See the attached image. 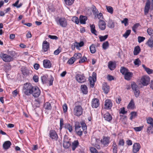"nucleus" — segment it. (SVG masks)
Listing matches in <instances>:
<instances>
[{
    "label": "nucleus",
    "mask_w": 153,
    "mask_h": 153,
    "mask_svg": "<svg viewBox=\"0 0 153 153\" xmlns=\"http://www.w3.org/2000/svg\"><path fill=\"white\" fill-rule=\"evenodd\" d=\"M83 110L81 102L78 101L75 103L73 110L74 115L78 117H80L82 114Z\"/></svg>",
    "instance_id": "1"
},
{
    "label": "nucleus",
    "mask_w": 153,
    "mask_h": 153,
    "mask_svg": "<svg viewBox=\"0 0 153 153\" xmlns=\"http://www.w3.org/2000/svg\"><path fill=\"white\" fill-rule=\"evenodd\" d=\"M33 86L30 83H26L24 84L22 92L26 95L29 96L32 93Z\"/></svg>",
    "instance_id": "2"
},
{
    "label": "nucleus",
    "mask_w": 153,
    "mask_h": 153,
    "mask_svg": "<svg viewBox=\"0 0 153 153\" xmlns=\"http://www.w3.org/2000/svg\"><path fill=\"white\" fill-rule=\"evenodd\" d=\"M55 19L56 24L61 27H65L67 26V21L65 18L58 17L55 18Z\"/></svg>",
    "instance_id": "3"
},
{
    "label": "nucleus",
    "mask_w": 153,
    "mask_h": 153,
    "mask_svg": "<svg viewBox=\"0 0 153 153\" xmlns=\"http://www.w3.org/2000/svg\"><path fill=\"white\" fill-rule=\"evenodd\" d=\"M131 87L132 90L134 91V93L135 97H139L140 91L139 90V88L137 85L134 82H133L131 84Z\"/></svg>",
    "instance_id": "4"
},
{
    "label": "nucleus",
    "mask_w": 153,
    "mask_h": 153,
    "mask_svg": "<svg viewBox=\"0 0 153 153\" xmlns=\"http://www.w3.org/2000/svg\"><path fill=\"white\" fill-rule=\"evenodd\" d=\"M0 57L3 60V61L6 62H9L13 61V58H12L8 54L2 53L0 55Z\"/></svg>",
    "instance_id": "5"
},
{
    "label": "nucleus",
    "mask_w": 153,
    "mask_h": 153,
    "mask_svg": "<svg viewBox=\"0 0 153 153\" xmlns=\"http://www.w3.org/2000/svg\"><path fill=\"white\" fill-rule=\"evenodd\" d=\"M32 91L31 94H32L33 96L35 97H38L41 93L40 89L36 86H33Z\"/></svg>",
    "instance_id": "6"
},
{
    "label": "nucleus",
    "mask_w": 153,
    "mask_h": 153,
    "mask_svg": "<svg viewBox=\"0 0 153 153\" xmlns=\"http://www.w3.org/2000/svg\"><path fill=\"white\" fill-rule=\"evenodd\" d=\"M75 78L79 83H83L86 81V79L83 74H77L76 75Z\"/></svg>",
    "instance_id": "7"
},
{
    "label": "nucleus",
    "mask_w": 153,
    "mask_h": 153,
    "mask_svg": "<svg viewBox=\"0 0 153 153\" xmlns=\"http://www.w3.org/2000/svg\"><path fill=\"white\" fill-rule=\"evenodd\" d=\"M75 131L77 134L81 137L82 134V131L81 129V126L79 122H77L75 125Z\"/></svg>",
    "instance_id": "8"
},
{
    "label": "nucleus",
    "mask_w": 153,
    "mask_h": 153,
    "mask_svg": "<svg viewBox=\"0 0 153 153\" xmlns=\"http://www.w3.org/2000/svg\"><path fill=\"white\" fill-rule=\"evenodd\" d=\"M150 78L148 76H143L141 79L140 82L143 86H147L150 82Z\"/></svg>",
    "instance_id": "9"
},
{
    "label": "nucleus",
    "mask_w": 153,
    "mask_h": 153,
    "mask_svg": "<svg viewBox=\"0 0 153 153\" xmlns=\"http://www.w3.org/2000/svg\"><path fill=\"white\" fill-rule=\"evenodd\" d=\"M63 145L64 148L66 149L69 148L71 145V142L70 140L68 139L67 136L66 135L64 137Z\"/></svg>",
    "instance_id": "10"
},
{
    "label": "nucleus",
    "mask_w": 153,
    "mask_h": 153,
    "mask_svg": "<svg viewBox=\"0 0 153 153\" xmlns=\"http://www.w3.org/2000/svg\"><path fill=\"white\" fill-rule=\"evenodd\" d=\"M112 105L111 101L110 99H107L105 101L104 108L106 109H110L112 107Z\"/></svg>",
    "instance_id": "11"
},
{
    "label": "nucleus",
    "mask_w": 153,
    "mask_h": 153,
    "mask_svg": "<svg viewBox=\"0 0 153 153\" xmlns=\"http://www.w3.org/2000/svg\"><path fill=\"white\" fill-rule=\"evenodd\" d=\"M110 137L103 136L102 139L100 141L101 143L105 146H108L110 143Z\"/></svg>",
    "instance_id": "12"
},
{
    "label": "nucleus",
    "mask_w": 153,
    "mask_h": 153,
    "mask_svg": "<svg viewBox=\"0 0 153 153\" xmlns=\"http://www.w3.org/2000/svg\"><path fill=\"white\" fill-rule=\"evenodd\" d=\"M49 135L50 137L52 140H56L58 138L57 134L55 130H52L50 131Z\"/></svg>",
    "instance_id": "13"
},
{
    "label": "nucleus",
    "mask_w": 153,
    "mask_h": 153,
    "mask_svg": "<svg viewBox=\"0 0 153 153\" xmlns=\"http://www.w3.org/2000/svg\"><path fill=\"white\" fill-rule=\"evenodd\" d=\"M100 105L99 100L97 98H94L92 99L91 102V106L93 108H97Z\"/></svg>",
    "instance_id": "14"
},
{
    "label": "nucleus",
    "mask_w": 153,
    "mask_h": 153,
    "mask_svg": "<svg viewBox=\"0 0 153 153\" xmlns=\"http://www.w3.org/2000/svg\"><path fill=\"white\" fill-rule=\"evenodd\" d=\"M150 2L149 0H147V2L146 3L145 7L144 12V14L146 15L149 13L150 8Z\"/></svg>",
    "instance_id": "15"
},
{
    "label": "nucleus",
    "mask_w": 153,
    "mask_h": 153,
    "mask_svg": "<svg viewBox=\"0 0 153 153\" xmlns=\"http://www.w3.org/2000/svg\"><path fill=\"white\" fill-rule=\"evenodd\" d=\"M140 145L138 143H134L133 145L132 151L133 153H137L139 151L140 148Z\"/></svg>",
    "instance_id": "16"
},
{
    "label": "nucleus",
    "mask_w": 153,
    "mask_h": 153,
    "mask_svg": "<svg viewBox=\"0 0 153 153\" xmlns=\"http://www.w3.org/2000/svg\"><path fill=\"white\" fill-rule=\"evenodd\" d=\"M51 63L48 59H45L43 61V65L44 68H49L51 67Z\"/></svg>",
    "instance_id": "17"
},
{
    "label": "nucleus",
    "mask_w": 153,
    "mask_h": 153,
    "mask_svg": "<svg viewBox=\"0 0 153 153\" xmlns=\"http://www.w3.org/2000/svg\"><path fill=\"white\" fill-rule=\"evenodd\" d=\"M106 24L105 22L102 20H100L98 23L99 28L101 30H104L106 28Z\"/></svg>",
    "instance_id": "18"
},
{
    "label": "nucleus",
    "mask_w": 153,
    "mask_h": 153,
    "mask_svg": "<svg viewBox=\"0 0 153 153\" xmlns=\"http://www.w3.org/2000/svg\"><path fill=\"white\" fill-rule=\"evenodd\" d=\"M42 46V49L44 52H46L49 49V43L46 41L43 42Z\"/></svg>",
    "instance_id": "19"
},
{
    "label": "nucleus",
    "mask_w": 153,
    "mask_h": 153,
    "mask_svg": "<svg viewBox=\"0 0 153 153\" xmlns=\"http://www.w3.org/2000/svg\"><path fill=\"white\" fill-rule=\"evenodd\" d=\"M12 143L10 141H5L3 144V147L4 150H7L9 149L10 146L11 145Z\"/></svg>",
    "instance_id": "20"
},
{
    "label": "nucleus",
    "mask_w": 153,
    "mask_h": 153,
    "mask_svg": "<svg viewBox=\"0 0 153 153\" xmlns=\"http://www.w3.org/2000/svg\"><path fill=\"white\" fill-rule=\"evenodd\" d=\"M102 89L105 94L108 93L109 91V87L106 82H104L102 84Z\"/></svg>",
    "instance_id": "21"
},
{
    "label": "nucleus",
    "mask_w": 153,
    "mask_h": 153,
    "mask_svg": "<svg viewBox=\"0 0 153 153\" xmlns=\"http://www.w3.org/2000/svg\"><path fill=\"white\" fill-rule=\"evenodd\" d=\"M124 75L125 79L129 81L132 77L133 74L132 72L128 71Z\"/></svg>",
    "instance_id": "22"
},
{
    "label": "nucleus",
    "mask_w": 153,
    "mask_h": 153,
    "mask_svg": "<svg viewBox=\"0 0 153 153\" xmlns=\"http://www.w3.org/2000/svg\"><path fill=\"white\" fill-rule=\"evenodd\" d=\"M103 117L105 120L110 122L112 120V117L109 112H107L103 115Z\"/></svg>",
    "instance_id": "23"
},
{
    "label": "nucleus",
    "mask_w": 153,
    "mask_h": 153,
    "mask_svg": "<svg viewBox=\"0 0 153 153\" xmlns=\"http://www.w3.org/2000/svg\"><path fill=\"white\" fill-rule=\"evenodd\" d=\"M79 145V143L78 140H76L72 143L71 144L72 149L74 151Z\"/></svg>",
    "instance_id": "24"
},
{
    "label": "nucleus",
    "mask_w": 153,
    "mask_h": 153,
    "mask_svg": "<svg viewBox=\"0 0 153 153\" xmlns=\"http://www.w3.org/2000/svg\"><path fill=\"white\" fill-rule=\"evenodd\" d=\"M87 19V18L85 16L81 15L79 17L80 22L81 24H85Z\"/></svg>",
    "instance_id": "25"
},
{
    "label": "nucleus",
    "mask_w": 153,
    "mask_h": 153,
    "mask_svg": "<svg viewBox=\"0 0 153 153\" xmlns=\"http://www.w3.org/2000/svg\"><path fill=\"white\" fill-rule=\"evenodd\" d=\"M44 108L46 110H50L51 109L52 106L50 102H47L44 104Z\"/></svg>",
    "instance_id": "26"
},
{
    "label": "nucleus",
    "mask_w": 153,
    "mask_h": 153,
    "mask_svg": "<svg viewBox=\"0 0 153 153\" xmlns=\"http://www.w3.org/2000/svg\"><path fill=\"white\" fill-rule=\"evenodd\" d=\"M108 67L110 70H113L116 67L115 64L111 61H110L108 62Z\"/></svg>",
    "instance_id": "27"
},
{
    "label": "nucleus",
    "mask_w": 153,
    "mask_h": 153,
    "mask_svg": "<svg viewBox=\"0 0 153 153\" xmlns=\"http://www.w3.org/2000/svg\"><path fill=\"white\" fill-rule=\"evenodd\" d=\"M64 127L68 129L69 131L71 132L73 131L72 126L69 123H66L64 124Z\"/></svg>",
    "instance_id": "28"
},
{
    "label": "nucleus",
    "mask_w": 153,
    "mask_h": 153,
    "mask_svg": "<svg viewBox=\"0 0 153 153\" xmlns=\"http://www.w3.org/2000/svg\"><path fill=\"white\" fill-rule=\"evenodd\" d=\"M140 51V48L139 46H136L134 49L133 53L134 55H137Z\"/></svg>",
    "instance_id": "29"
},
{
    "label": "nucleus",
    "mask_w": 153,
    "mask_h": 153,
    "mask_svg": "<svg viewBox=\"0 0 153 153\" xmlns=\"http://www.w3.org/2000/svg\"><path fill=\"white\" fill-rule=\"evenodd\" d=\"M81 88L82 92L84 94H87L88 93V88L85 85H82L81 86Z\"/></svg>",
    "instance_id": "30"
},
{
    "label": "nucleus",
    "mask_w": 153,
    "mask_h": 153,
    "mask_svg": "<svg viewBox=\"0 0 153 153\" xmlns=\"http://www.w3.org/2000/svg\"><path fill=\"white\" fill-rule=\"evenodd\" d=\"M146 44L150 48H153V38L151 37L149 39Z\"/></svg>",
    "instance_id": "31"
},
{
    "label": "nucleus",
    "mask_w": 153,
    "mask_h": 153,
    "mask_svg": "<svg viewBox=\"0 0 153 153\" xmlns=\"http://www.w3.org/2000/svg\"><path fill=\"white\" fill-rule=\"evenodd\" d=\"M142 67L148 74H150L153 73V70L146 67L144 65H142Z\"/></svg>",
    "instance_id": "32"
},
{
    "label": "nucleus",
    "mask_w": 153,
    "mask_h": 153,
    "mask_svg": "<svg viewBox=\"0 0 153 153\" xmlns=\"http://www.w3.org/2000/svg\"><path fill=\"white\" fill-rule=\"evenodd\" d=\"M134 107L135 105L134 100L132 99L129 103L127 106V108L129 109H133L134 108Z\"/></svg>",
    "instance_id": "33"
},
{
    "label": "nucleus",
    "mask_w": 153,
    "mask_h": 153,
    "mask_svg": "<svg viewBox=\"0 0 153 153\" xmlns=\"http://www.w3.org/2000/svg\"><path fill=\"white\" fill-rule=\"evenodd\" d=\"M88 80L91 84V86L92 88H93L94 85V82L96 80H95L93 79V77L89 76L88 78Z\"/></svg>",
    "instance_id": "34"
},
{
    "label": "nucleus",
    "mask_w": 153,
    "mask_h": 153,
    "mask_svg": "<svg viewBox=\"0 0 153 153\" xmlns=\"http://www.w3.org/2000/svg\"><path fill=\"white\" fill-rule=\"evenodd\" d=\"M73 57L76 61L81 58L82 57V55L79 53H77L74 54Z\"/></svg>",
    "instance_id": "35"
},
{
    "label": "nucleus",
    "mask_w": 153,
    "mask_h": 153,
    "mask_svg": "<svg viewBox=\"0 0 153 153\" xmlns=\"http://www.w3.org/2000/svg\"><path fill=\"white\" fill-rule=\"evenodd\" d=\"M65 4L67 6H71L74 3V0H64Z\"/></svg>",
    "instance_id": "36"
},
{
    "label": "nucleus",
    "mask_w": 153,
    "mask_h": 153,
    "mask_svg": "<svg viewBox=\"0 0 153 153\" xmlns=\"http://www.w3.org/2000/svg\"><path fill=\"white\" fill-rule=\"evenodd\" d=\"M91 31V33L93 34H94L95 35H97L96 33L97 31L95 29V26L94 24L90 25Z\"/></svg>",
    "instance_id": "37"
},
{
    "label": "nucleus",
    "mask_w": 153,
    "mask_h": 153,
    "mask_svg": "<svg viewBox=\"0 0 153 153\" xmlns=\"http://www.w3.org/2000/svg\"><path fill=\"white\" fill-rule=\"evenodd\" d=\"M112 147L113 153H117L118 148L117 146V145L116 143L115 142H114L113 143Z\"/></svg>",
    "instance_id": "38"
},
{
    "label": "nucleus",
    "mask_w": 153,
    "mask_h": 153,
    "mask_svg": "<svg viewBox=\"0 0 153 153\" xmlns=\"http://www.w3.org/2000/svg\"><path fill=\"white\" fill-rule=\"evenodd\" d=\"M129 71V70L127 68L124 67H122L120 69V72L123 75H124L127 72Z\"/></svg>",
    "instance_id": "39"
},
{
    "label": "nucleus",
    "mask_w": 153,
    "mask_h": 153,
    "mask_svg": "<svg viewBox=\"0 0 153 153\" xmlns=\"http://www.w3.org/2000/svg\"><path fill=\"white\" fill-rule=\"evenodd\" d=\"M107 26L109 28H113L114 27V23L112 20H109L108 22Z\"/></svg>",
    "instance_id": "40"
},
{
    "label": "nucleus",
    "mask_w": 153,
    "mask_h": 153,
    "mask_svg": "<svg viewBox=\"0 0 153 153\" xmlns=\"http://www.w3.org/2000/svg\"><path fill=\"white\" fill-rule=\"evenodd\" d=\"M90 50L91 53H95L96 51L95 45L94 44H92L90 47Z\"/></svg>",
    "instance_id": "41"
},
{
    "label": "nucleus",
    "mask_w": 153,
    "mask_h": 153,
    "mask_svg": "<svg viewBox=\"0 0 153 153\" xmlns=\"http://www.w3.org/2000/svg\"><path fill=\"white\" fill-rule=\"evenodd\" d=\"M7 52L9 55L10 56H11L12 58H13V57L16 55V53L15 51H10L9 50L7 51Z\"/></svg>",
    "instance_id": "42"
},
{
    "label": "nucleus",
    "mask_w": 153,
    "mask_h": 153,
    "mask_svg": "<svg viewBox=\"0 0 153 153\" xmlns=\"http://www.w3.org/2000/svg\"><path fill=\"white\" fill-rule=\"evenodd\" d=\"M94 18H98L100 20H102L103 19V16L102 13H98L97 15L94 16Z\"/></svg>",
    "instance_id": "43"
},
{
    "label": "nucleus",
    "mask_w": 153,
    "mask_h": 153,
    "mask_svg": "<svg viewBox=\"0 0 153 153\" xmlns=\"http://www.w3.org/2000/svg\"><path fill=\"white\" fill-rule=\"evenodd\" d=\"M92 12L93 13L94 15V16L95 15L97 14L98 13L99 11L96 8L95 6L94 5H93L92 7Z\"/></svg>",
    "instance_id": "44"
},
{
    "label": "nucleus",
    "mask_w": 153,
    "mask_h": 153,
    "mask_svg": "<svg viewBox=\"0 0 153 153\" xmlns=\"http://www.w3.org/2000/svg\"><path fill=\"white\" fill-rule=\"evenodd\" d=\"M109 46V43L108 41H107L104 42L102 45V48L104 50H106Z\"/></svg>",
    "instance_id": "45"
},
{
    "label": "nucleus",
    "mask_w": 153,
    "mask_h": 153,
    "mask_svg": "<svg viewBox=\"0 0 153 153\" xmlns=\"http://www.w3.org/2000/svg\"><path fill=\"white\" fill-rule=\"evenodd\" d=\"M147 123L152 126L153 127V118L151 117H149L146 119Z\"/></svg>",
    "instance_id": "46"
},
{
    "label": "nucleus",
    "mask_w": 153,
    "mask_h": 153,
    "mask_svg": "<svg viewBox=\"0 0 153 153\" xmlns=\"http://www.w3.org/2000/svg\"><path fill=\"white\" fill-rule=\"evenodd\" d=\"M48 76L44 75L41 77V80L43 84H45L48 81Z\"/></svg>",
    "instance_id": "47"
},
{
    "label": "nucleus",
    "mask_w": 153,
    "mask_h": 153,
    "mask_svg": "<svg viewBox=\"0 0 153 153\" xmlns=\"http://www.w3.org/2000/svg\"><path fill=\"white\" fill-rule=\"evenodd\" d=\"M141 62L139 58L136 59L134 62V63L135 65L138 67L141 64Z\"/></svg>",
    "instance_id": "48"
},
{
    "label": "nucleus",
    "mask_w": 153,
    "mask_h": 153,
    "mask_svg": "<svg viewBox=\"0 0 153 153\" xmlns=\"http://www.w3.org/2000/svg\"><path fill=\"white\" fill-rule=\"evenodd\" d=\"M140 25L139 23H137L134 25L132 27V30L134 33L136 32V30L137 29Z\"/></svg>",
    "instance_id": "49"
},
{
    "label": "nucleus",
    "mask_w": 153,
    "mask_h": 153,
    "mask_svg": "<svg viewBox=\"0 0 153 153\" xmlns=\"http://www.w3.org/2000/svg\"><path fill=\"white\" fill-rule=\"evenodd\" d=\"M80 124L82 128L83 131L87 129V126L85 122L84 121H82L80 122Z\"/></svg>",
    "instance_id": "50"
},
{
    "label": "nucleus",
    "mask_w": 153,
    "mask_h": 153,
    "mask_svg": "<svg viewBox=\"0 0 153 153\" xmlns=\"http://www.w3.org/2000/svg\"><path fill=\"white\" fill-rule=\"evenodd\" d=\"M131 30H127L124 34L123 35V36L125 38H127L130 34Z\"/></svg>",
    "instance_id": "51"
},
{
    "label": "nucleus",
    "mask_w": 153,
    "mask_h": 153,
    "mask_svg": "<svg viewBox=\"0 0 153 153\" xmlns=\"http://www.w3.org/2000/svg\"><path fill=\"white\" fill-rule=\"evenodd\" d=\"M75 61V59L73 56L70 58L68 61L67 63L69 65H72Z\"/></svg>",
    "instance_id": "52"
},
{
    "label": "nucleus",
    "mask_w": 153,
    "mask_h": 153,
    "mask_svg": "<svg viewBox=\"0 0 153 153\" xmlns=\"http://www.w3.org/2000/svg\"><path fill=\"white\" fill-rule=\"evenodd\" d=\"M108 37V35H105L104 36H100L99 37L100 42H102L106 40Z\"/></svg>",
    "instance_id": "53"
},
{
    "label": "nucleus",
    "mask_w": 153,
    "mask_h": 153,
    "mask_svg": "<svg viewBox=\"0 0 153 153\" xmlns=\"http://www.w3.org/2000/svg\"><path fill=\"white\" fill-rule=\"evenodd\" d=\"M148 34L151 36H153V30L151 28H149L147 30Z\"/></svg>",
    "instance_id": "54"
},
{
    "label": "nucleus",
    "mask_w": 153,
    "mask_h": 153,
    "mask_svg": "<svg viewBox=\"0 0 153 153\" xmlns=\"http://www.w3.org/2000/svg\"><path fill=\"white\" fill-rule=\"evenodd\" d=\"M72 20L73 22H75L77 24H78L79 23V19L77 17H73L72 19Z\"/></svg>",
    "instance_id": "55"
},
{
    "label": "nucleus",
    "mask_w": 153,
    "mask_h": 153,
    "mask_svg": "<svg viewBox=\"0 0 153 153\" xmlns=\"http://www.w3.org/2000/svg\"><path fill=\"white\" fill-rule=\"evenodd\" d=\"M106 9L108 12L109 13H112L113 12V8L111 6H106Z\"/></svg>",
    "instance_id": "56"
},
{
    "label": "nucleus",
    "mask_w": 153,
    "mask_h": 153,
    "mask_svg": "<svg viewBox=\"0 0 153 153\" xmlns=\"http://www.w3.org/2000/svg\"><path fill=\"white\" fill-rule=\"evenodd\" d=\"M121 22L122 23L124 24L125 26H126L128 25V19L127 18H125L123 19V20L121 21Z\"/></svg>",
    "instance_id": "57"
},
{
    "label": "nucleus",
    "mask_w": 153,
    "mask_h": 153,
    "mask_svg": "<svg viewBox=\"0 0 153 153\" xmlns=\"http://www.w3.org/2000/svg\"><path fill=\"white\" fill-rule=\"evenodd\" d=\"M87 58L86 57L83 56L82 58L80 59L79 61V63H83L85 62L87 60Z\"/></svg>",
    "instance_id": "58"
},
{
    "label": "nucleus",
    "mask_w": 153,
    "mask_h": 153,
    "mask_svg": "<svg viewBox=\"0 0 153 153\" xmlns=\"http://www.w3.org/2000/svg\"><path fill=\"white\" fill-rule=\"evenodd\" d=\"M145 38L143 36H139L138 37V41L139 43H141L143 42L145 39Z\"/></svg>",
    "instance_id": "59"
},
{
    "label": "nucleus",
    "mask_w": 153,
    "mask_h": 153,
    "mask_svg": "<svg viewBox=\"0 0 153 153\" xmlns=\"http://www.w3.org/2000/svg\"><path fill=\"white\" fill-rule=\"evenodd\" d=\"M143 128V126L138 127H135L134 128V129L137 131H141Z\"/></svg>",
    "instance_id": "60"
},
{
    "label": "nucleus",
    "mask_w": 153,
    "mask_h": 153,
    "mask_svg": "<svg viewBox=\"0 0 153 153\" xmlns=\"http://www.w3.org/2000/svg\"><path fill=\"white\" fill-rule=\"evenodd\" d=\"M90 149L91 153H97V150L93 147H91Z\"/></svg>",
    "instance_id": "61"
},
{
    "label": "nucleus",
    "mask_w": 153,
    "mask_h": 153,
    "mask_svg": "<svg viewBox=\"0 0 153 153\" xmlns=\"http://www.w3.org/2000/svg\"><path fill=\"white\" fill-rule=\"evenodd\" d=\"M49 38L53 39H55L57 40L58 39V37L56 36H53L51 35H49L48 36Z\"/></svg>",
    "instance_id": "62"
},
{
    "label": "nucleus",
    "mask_w": 153,
    "mask_h": 153,
    "mask_svg": "<svg viewBox=\"0 0 153 153\" xmlns=\"http://www.w3.org/2000/svg\"><path fill=\"white\" fill-rule=\"evenodd\" d=\"M63 111L64 113L66 112L68 110V106L66 104H64L63 106Z\"/></svg>",
    "instance_id": "63"
},
{
    "label": "nucleus",
    "mask_w": 153,
    "mask_h": 153,
    "mask_svg": "<svg viewBox=\"0 0 153 153\" xmlns=\"http://www.w3.org/2000/svg\"><path fill=\"white\" fill-rule=\"evenodd\" d=\"M124 144V141L123 139H120L119 143L118 145L120 146H123Z\"/></svg>",
    "instance_id": "64"
}]
</instances>
